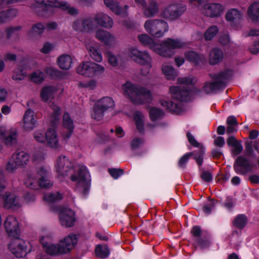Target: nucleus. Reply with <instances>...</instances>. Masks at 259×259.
<instances>
[{"mask_svg": "<svg viewBox=\"0 0 259 259\" xmlns=\"http://www.w3.org/2000/svg\"><path fill=\"white\" fill-rule=\"evenodd\" d=\"M55 169L59 178L71 175V180L76 182V190L84 195L88 193L91 179L86 166L75 165L67 157L61 155L56 160Z\"/></svg>", "mask_w": 259, "mask_h": 259, "instance_id": "f257e3e1", "label": "nucleus"}, {"mask_svg": "<svg viewBox=\"0 0 259 259\" xmlns=\"http://www.w3.org/2000/svg\"><path fill=\"white\" fill-rule=\"evenodd\" d=\"M138 39L143 45L148 47L159 55L166 58L171 57L175 53V50L183 48L186 46V43L180 39L169 38L164 39L158 44L147 34L139 35Z\"/></svg>", "mask_w": 259, "mask_h": 259, "instance_id": "f03ea898", "label": "nucleus"}, {"mask_svg": "<svg viewBox=\"0 0 259 259\" xmlns=\"http://www.w3.org/2000/svg\"><path fill=\"white\" fill-rule=\"evenodd\" d=\"M95 23L109 29L113 27V20L107 14L99 13L96 14L93 18L88 17L77 20L74 23L73 27L78 31H91L94 28Z\"/></svg>", "mask_w": 259, "mask_h": 259, "instance_id": "7ed1b4c3", "label": "nucleus"}, {"mask_svg": "<svg viewBox=\"0 0 259 259\" xmlns=\"http://www.w3.org/2000/svg\"><path fill=\"white\" fill-rule=\"evenodd\" d=\"M32 10L35 12L40 14L44 12L48 15H51L55 12L56 8L62 10H67L71 15H76L78 10L74 8L70 7L66 2H60L58 0H34V3L31 6Z\"/></svg>", "mask_w": 259, "mask_h": 259, "instance_id": "20e7f679", "label": "nucleus"}, {"mask_svg": "<svg viewBox=\"0 0 259 259\" xmlns=\"http://www.w3.org/2000/svg\"><path fill=\"white\" fill-rule=\"evenodd\" d=\"M121 91L125 96L135 103L142 104L151 100L152 94L149 90L129 81L122 85Z\"/></svg>", "mask_w": 259, "mask_h": 259, "instance_id": "39448f33", "label": "nucleus"}, {"mask_svg": "<svg viewBox=\"0 0 259 259\" xmlns=\"http://www.w3.org/2000/svg\"><path fill=\"white\" fill-rule=\"evenodd\" d=\"M128 55L133 60L142 66V74L145 75L149 72L152 66V58L147 52L141 51L133 47L129 49Z\"/></svg>", "mask_w": 259, "mask_h": 259, "instance_id": "423d86ee", "label": "nucleus"}, {"mask_svg": "<svg viewBox=\"0 0 259 259\" xmlns=\"http://www.w3.org/2000/svg\"><path fill=\"white\" fill-rule=\"evenodd\" d=\"M145 30L152 36L160 37L168 30V24L161 19H148L144 23Z\"/></svg>", "mask_w": 259, "mask_h": 259, "instance_id": "0eeeda50", "label": "nucleus"}, {"mask_svg": "<svg viewBox=\"0 0 259 259\" xmlns=\"http://www.w3.org/2000/svg\"><path fill=\"white\" fill-rule=\"evenodd\" d=\"M51 234L47 230L41 231L39 240L45 251L50 255L65 254L60 241L57 244L48 242L51 239Z\"/></svg>", "mask_w": 259, "mask_h": 259, "instance_id": "6e6552de", "label": "nucleus"}, {"mask_svg": "<svg viewBox=\"0 0 259 259\" xmlns=\"http://www.w3.org/2000/svg\"><path fill=\"white\" fill-rule=\"evenodd\" d=\"M105 70L104 66L96 63L90 61L83 62L76 68L78 74L87 76L93 77L103 74Z\"/></svg>", "mask_w": 259, "mask_h": 259, "instance_id": "1a4fd4ad", "label": "nucleus"}, {"mask_svg": "<svg viewBox=\"0 0 259 259\" xmlns=\"http://www.w3.org/2000/svg\"><path fill=\"white\" fill-rule=\"evenodd\" d=\"M31 248L28 242L21 239H15L9 245L10 250L17 257L25 256L31 251Z\"/></svg>", "mask_w": 259, "mask_h": 259, "instance_id": "9d476101", "label": "nucleus"}, {"mask_svg": "<svg viewBox=\"0 0 259 259\" xmlns=\"http://www.w3.org/2000/svg\"><path fill=\"white\" fill-rule=\"evenodd\" d=\"M186 10V6L181 4H173L166 6L161 14V17L169 20L178 19Z\"/></svg>", "mask_w": 259, "mask_h": 259, "instance_id": "9b49d317", "label": "nucleus"}, {"mask_svg": "<svg viewBox=\"0 0 259 259\" xmlns=\"http://www.w3.org/2000/svg\"><path fill=\"white\" fill-rule=\"evenodd\" d=\"M46 144L48 148L55 151H60L63 148V142L56 129L49 128L47 131Z\"/></svg>", "mask_w": 259, "mask_h": 259, "instance_id": "f8f14e48", "label": "nucleus"}, {"mask_svg": "<svg viewBox=\"0 0 259 259\" xmlns=\"http://www.w3.org/2000/svg\"><path fill=\"white\" fill-rule=\"evenodd\" d=\"M200 10L205 16L215 18L220 17L223 14L225 8L220 3H209L203 5Z\"/></svg>", "mask_w": 259, "mask_h": 259, "instance_id": "ddd939ff", "label": "nucleus"}, {"mask_svg": "<svg viewBox=\"0 0 259 259\" xmlns=\"http://www.w3.org/2000/svg\"><path fill=\"white\" fill-rule=\"evenodd\" d=\"M38 179V186L43 188H49L53 185V182L50 180V169L46 165L38 167L36 175Z\"/></svg>", "mask_w": 259, "mask_h": 259, "instance_id": "4468645a", "label": "nucleus"}, {"mask_svg": "<svg viewBox=\"0 0 259 259\" xmlns=\"http://www.w3.org/2000/svg\"><path fill=\"white\" fill-rule=\"evenodd\" d=\"M59 218L60 224L66 227H71L75 221L74 212L67 207L63 208L60 210Z\"/></svg>", "mask_w": 259, "mask_h": 259, "instance_id": "2eb2a0df", "label": "nucleus"}, {"mask_svg": "<svg viewBox=\"0 0 259 259\" xmlns=\"http://www.w3.org/2000/svg\"><path fill=\"white\" fill-rule=\"evenodd\" d=\"M17 137V131L15 127H8L5 124L0 125V138L7 144L14 143Z\"/></svg>", "mask_w": 259, "mask_h": 259, "instance_id": "dca6fc26", "label": "nucleus"}, {"mask_svg": "<svg viewBox=\"0 0 259 259\" xmlns=\"http://www.w3.org/2000/svg\"><path fill=\"white\" fill-rule=\"evenodd\" d=\"M78 235L70 233L59 240L65 254L69 253L77 245Z\"/></svg>", "mask_w": 259, "mask_h": 259, "instance_id": "f3484780", "label": "nucleus"}, {"mask_svg": "<svg viewBox=\"0 0 259 259\" xmlns=\"http://www.w3.org/2000/svg\"><path fill=\"white\" fill-rule=\"evenodd\" d=\"M3 206L6 208L17 209L21 206L19 198L13 192H7L3 197Z\"/></svg>", "mask_w": 259, "mask_h": 259, "instance_id": "a211bd4d", "label": "nucleus"}, {"mask_svg": "<svg viewBox=\"0 0 259 259\" xmlns=\"http://www.w3.org/2000/svg\"><path fill=\"white\" fill-rule=\"evenodd\" d=\"M231 73V71L227 70L225 72L220 73L217 77V81L206 82L203 87L202 91L206 94L212 92L218 87L219 83L223 82L224 80L228 79Z\"/></svg>", "mask_w": 259, "mask_h": 259, "instance_id": "6ab92c4d", "label": "nucleus"}, {"mask_svg": "<svg viewBox=\"0 0 259 259\" xmlns=\"http://www.w3.org/2000/svg\"><path fill=\"white\" fill-rule=\"evenodd\" d=\"M35 113L31 110H27L23 117L22 121V128L25 131H31L36 126V120L35 118Z\"/></svg>", "mask_w": 259, "mask_h": 259, "instance_id": "aec40b11", "label": "nucleus"}, {"mask_svg": "<svg viewBox=\"0 0 259 259\" xmlns=\"http://www.w3.org/2000/svg\"><path fill=\"white\" fill-rule=\"evenodd\" d=\"M4 226L7 232L10 236L16 237L18 235V223L14 217L9 216L5 222Z\"/></svg>", "mask_w": 259, "mask_h": 259, "instance_id": "412c9836", "label": "nucleus"}, {"mask_svg": "<svg viewBox=\"0 0 259 259\" xmlns=\"http://www.w3.org/2000/svg\"><path fill=\"white\" fill-rule=\"evenodd\" d=\"M74 130L73 121L69 115L66 113L63 115V130L62 137L64 139H69L73 134Z\"/></svg>", "mask_w": 259, "mask_h": 259, "instance_id": "4be33fe9", "label": "nucleus"}, {"mask_svg": "<svg viewBox=\"0 0 259 259\" xmlns=\"http://www.w3.org/2000/svg\"><path fill=\"white\" fill-rule=\"evenodd\" d=\"M169 93L172 98L180 101L189 99V97L191 94L188 90H182L181 88L177 86L170 87Z\"/></svg>", "mask_w": 259, "mask_h": 259, "instance_id": "5701e85b", "label": "nucleus"}, {"mask_svg": "<svg viewBox=\"0 0 259 259\" xmlns=\"http://www.w3.org/2000/svg\"><path fill=\"white\" fill-rule=\"evenodd\" d=\"M251 165L242 157H238L234 165L235 171L238 174H245L251 169Z\"/></svg>", "mask_w": 259, "mask_h": 259, "instance_id": "b1692460", "label": "nucleus"}, {"mask_svg": "<svg viewBox=\"0 0 259 259\" xmlns=\"http://www.w3.org/2000/svg\"><path fill=\"white\" fill-rule=\"evenodd\" d=\"M160 104L166 110L177 114H180L185 110L181 102L174 103L171 101L162 100L160 101Z\"/></svg>", "mask_w": 259, "mask_h": 259, "instance_id": "393cba45", "label": "nucleus"}, {"mask_svg": "<svg viewBox=\"0 0 259 259\" xmlns=\"http://www.w3.org/2000/svg\"><path fill=\"white\" fill-rule=\"evenodd\" d=\"M104 2L106 6L109 8L115 14L122 17L127 16V10L128 8V6H125L124 8L122 9L119 6L117 3L114 2L113 0H104Z\"/></svg>", "mask_w": 259, "mask_h": 259, "instance_id": "a878e982", "label": "nucleus"}, {"mask_svg": "<svg viewBox=\"0 0 259 259\" xmlns=\"http://www.w3.org/2000/svg\"><path fill=\"white\" fill-rule=\"evenodd\" d=\"M193 154V153H188L185 154L184 156H183L179 160V166L181 168H184L187 162H188L189 158L191 156V155ZM204 154V151L203 149L200 150L197 154L194 152V158L195 159L196 162L199 165H201L202 163L203 159V155Z\"/></svg>", "mask_w": 259, "mask_h": 259, "instance_id": "bb28decb", "label": "nucleus"}, {"mask_svg": "<svg viewBox=\"0 0 259 259\" xmlns=\"http://www.w3.org/2000/svg\"><path fill=\"white\" fill-rule=\"evenodd\" d=\"M96 37L106 45H111L115 41V37L109 32L99 29L96 32Z\"/></svg>", "mask_w": 259, "mask_h": 259, "instance_id": "cd10ccee", "label": "nucleus"}, {"mask_svg": "<svg viewBox=\"0 0 259 259\" xmlns=\"http://www.w3.org/2000/svg\"><path fill=\"white\" fill-rule=\"evenodd\" d=\"M57 88L55 85H47L42 88L40 93V97L44 102H48L55 97V94Z\"/></svg>", "mask_w": 259, "mask_h": 259, "instance_id": "c85d7f7f", "label": "nucleus"}, {"mask_svg": "<svg viewBox=\"0 0 259 259\" xmlns=\"http://www.w3.org/2000/svg\"><path fill=\"white\" fill-rule=\"evenodd\" d=\"M86 48L93 60L98 63L102 62L103 57L101 53L94 43L89 42L87 44Z\"/></svg>", "mask_w": 259, "mask_h": 259, "instance_id": "c756f323", "label": "nucleus"}, {"mask_svg": "<svg viewBox=\"0 0 259 259\" xmlns=\"http://www.w3.org/2000/svg\"><path fill=\"white\" fill-rule=\"evenodd\" d=\"M159 11L158 3L154 0H150L148 6H146L143 10V13L147 17H151L156 15Z\"/></svg>", "mask_w": 259, "mask_h": 259, "instance_id": "7c9ffc66", "label": "nucleus"}, {"mask_svg": "<svg viewBox=\"0 0 259 259\" xmlns=\"http://www.w3.org/2000/svg\"><path fill=\"white\" fill-rule=\"evenodd\" d=\"M247 14L252 21H257L259 19L258 2H254L250 4L247 8Z\"/></svg>", "mask_w": 259, "mask_h": 259, "instance_id": "2f4dec72", "label": "nucleus"}, {"mask_svg": "<svg viewBox=\"0 0 259 259\" xmlns=\"http://www.w3.org/2000/svg\"><path fill=\"white\" fill-rule=\"evenodd\" d=\"M11 156L19 167H24L26 165L29 159L28 154L24 151L15 153Z\"/></svg>", "mask_w": 259, "mask_h": 259, "instance_id": "473e14b6", "label": "nucleus"}, {"mask_svg": "<svg viewBox=\"0 0 259 259\" xmlns=\"http://www.w3.org/2000/svg\"><path fill=\"white\" fill-rule=\"evenodd\" d=\"M133 119L138 132L143 133L145 121V118L143 114L139 111H135L133 114Z\"/></svg>", "mask_w": 259, "mask_h": 259, "instance_id": "72a5a7b5", "label": "nucleus"}, {"mask_svg": "<svg viewBox=\"0 0 259 259\" xmlns=\"http://www.w3.org/2000/svg\"><path fill=\"white\" fill-rule=\"evenodd\" d=\"M57 64L59 67L63 70L70 68L72 62L71 57L67 54H64L58 57Z\"/></svg>", "mask_w": 259, "mask_h": 259, "instance_id": "f704fd0d", "label": "nucleus"}, {"mask_svg": "<svg viewBox=\"0 0 259 259\" xmlns=\"http://www.w3.org/2000/svg\"><path fill=\"white\" fill-rule=\"evenodd\" d=\"M223 59V52L218 49L211 50L209 54V62L210 64L215 65L220 62Z\"/></svg>", "mask_w": 259, "mask_h": 259, "instance_id": "c9c22d12", "label": "nucleus"}, {"mask_svg": "<svg viewBox=\"0 0 259 259\" xmlns=\"http://www.w3.org/2000/svg\"><path fill=\"white\" fill-rule=\"evenodd\" d=\"M45 29V25L41 23H38L32 25L31 29L28 31L27 35L31 39L41 35Z\"/></svg>", "mask_w": 259, "mask_h": 259, "instance_id": "e433bc0d", "label": "nucleus"}, {"mask_svg": "<svg viewBox=\"0 0 259 259\" xmlns=\"http://www.w3.org/2000/svg\"><path fill=\"white\" fill-rule=\"evenodd\" d=\"M96 105L105 111L108 109L113 107L114 102L110 97H105L99 100L96 103Z\"/></svg>", "mask_w": 259, "mask_h": 259, "instance_id": "4c0bfd02", "label": "nucleus"}, {"mask_svg": "<svg viewBox=\"0 0 259 259\" xmlns=\"http://www.w3.org/2000/svg\"><path fill=\"white\" fill-rule=\"evenodd\" d=\"M162 71L168 80H174L178 75L177 72L174 67L166 63L162 65Z\"/></svg>", "mask_w": 259, "mask_h": 259, "instance_id": "58836bf2", "label": "nucleus"}, {"mask_svg": "<svg viewBox=\"0 0 259 259\" xmlns=\"http://www.w3.org/2000/svg\"><path fill=\"white\" fill-rule=\"evenodd\" d=\"M29 79L35 83H41L45 79L44 73L40 70L37 69L32 71L28 75Z\"/></svg>", "mask_w": 259, "mask_h": 259, "instance_id": "ea45409f", "label": "nucleus"}, {"mask_svg": "<svg viewBox=\"0 0 259 259\" xmlns=\"http://www.w3.org/2000/svg\"><path fill=\"white\" fill-rule=\"evenodd\" d=\"M242 16V14L238 10L232 9L227 12L225 18L227 21L235 22L240 20Z\"/></svg>", "mask_w": 259, "mask_h": 259, "instance_id": "a19ab883", "label": "nucleus"}, {"mask_svg": "<svg viewBox=\"0 0 259 259\" xmlns=\"http://www.w3.org/2000/svg\"><path fill=\"white\" fill-rule=\"evenodd\" d=\"M185 57L190 62L195 64H197L204 59V57L202 55L198 54L193 51L186 53Z\"/></svg>", "mask_w": 259, "mask_h": 259, "instance_id": "79ce46f5", "label": "nucleus"}, {"mask_svg": "<svg viewBox=\"0 0 259 259\" xmlns=\"http://www.w3.org/2000/svg\"><path fill=\"white\" fill-rule=\"evenodd\" d=\"M27 76V73L24 71L22 67H19L15 69L13 73L12 78L16 81L23 80Z\"/></svg>", "mask_w": 259, "mask_h": 259, "instance_id": "37998d69", "label": "nucleus"}, {"mask_svg": "<svg viewBox=\"0 0 259 259\" xmlns=\"http://www.w3.org/2000/svg\"><path fill=\"white\" fill-rule=\"evenodd\" d=\"M95 252L96 255L101 258H106L109 255V250L106 245H98Z\"/></svg>", "mask_w": 259, "mask_h": 259, "instance_id": "c03bdc74", "label": "nucleus"}, {"mask_svg": "<svg viewBox=\"0 0 259 259\" xmlns=\"http://www.w3.org/2000/svg\"><path fill=\"white\" fill-rule=\"evenodd\" d=\"M23 0H0V24L5 22V13L2 10L13 2H20Z\"/></svg>", "mask_w": 259, "mask_h": 259, "instance_id": "a18cd8bd", "label": "nucleus"}, {"mask_svg": "<svg viewBox=\"0 0 259 259\" xmlns=\"http://www.w3.org/2000/svg\"><path fill=\"white\" fill-rule=\"evenodd\" d=\"M24 183L27 187L34 189H37L38 185V179L35 176L31 175L27 176Z\"/></svg>", "mask_w": 259, "mask_h": 259, "instance_id": "49530a36", "label": "nucleus"}, {"mask_svg": "<svg viewBox=\"0 0 259 259\" xmlns=\"http://www.w3.org/2000/svg\"><path fill=\"white\" fill-rule=\"evenodd\" d=\"M19 167L14 159L11 156L5 165V169L9 173L14 172Z\"/></svg>", "mask_w": 259, "mask_h": 259, "instance_id": "de8ad7c7", "label": "nucleus"}, {"mask_svg": "<svg viewBox=\"0 0 259 259\" xmlns=\"http://www.w3.org/2000/svg\"><path fill=\"white\" fill-rule=\"evenodd\" d=\"M219 29L216 26L209 27L205 31L204 34L206 40H211L218 33Z\"/></svg>", "mask_w": 259, "mask_h": 259, "instance_id": "09e8293b", "label": "nucleus"}, {"mask_svg": "<svg viewBox=\"0 0 259 259\" xmlns=\"http://www.w3.org/2000/svg\"><path fill=\"white\" fill-rule=\"evenodd\" d=\"M47 131L45 132L42 130H36L33 133V138L35 141L39 143L44 144L47 140Z\"/></svg>", "mask_w": 259, "mask_h": 259, "instance_id": "8fccbe9b", "label": "nucleus"}, {"mask_svg": "<svg viewBox=\"0 0 259 259\" xmlns=\"http://www.w3.org/2000/svg\"><path fill=\"white\" fill-rule=\"evenodd\" d=\"M105 56L108 59V63L113 67H116L118 65L119 57L115 56L113 53L107 51Z\"/></svg>", "mask_w": 259, "mask_h": 259, "instance_id": "3c124183", "label": "nucleus"}, {"mask_svg": "<svg viewBox=\"0 0 259 259\" xmlns=\"http://www.w3.org/2000/svg\"><path fill=\"white\" fill-rule=\"evenodd\" d=\"M63 196L59 192H56L55 193H49L46 194L44 197V199L49 202H54L58 200L62 199Z\"/></svg>", "mask_w": 259, "mask_h": 259, "instance_id": "603ef678", "label": "nucleus"}, {"mask_svg": "<svg viewBox=\"0 0 259 259\" xmlns=\"http://www.w3.org/2000/svg\"><path fill=\"white\" fill-rule=\"evenodd\" d=\"M247 218L243 214L238 215L234 221V225L237 228H243L247 223Z\"/></svg>", "mask_w": 259, "mask_h": 259, "instance_id": "864d4df0", "label": "nucleus"}, {"mask_svg": "<svg viewBox=\"0 0 259 259\" xmlns=\"http://www.w3.org/2000/svg\"><path fill=\"white\" fill-rule=\"evenodd\" d=\"M163 112L158 108H151L149 111V115L152 121L160 118L163 115Z\"/></svg>", "mask_w": 259, "mask_h": 259, "instance_id": "5fc2aeb1", "label": "nucleus"}, {"mask_svg": "<svg viewBox=\"0 0 259 259\" xmlns=\"http://www.w3.org/2000/svg\"><path fill=\"white\" fill-rule=\"evenodd\" d=\"M104 112V110L97 107V106L95 105L92 112V117L95 119L99 120L102 118Z\"/></svg>", "mask_w": 259, "mask_h": 259, "instance_id": "6e6d98bb", "label": "nucleus"}, {"mask_svg": "<svg viewBox=\"0 0 259 259\" xmlns=\"http://www.w3.org/2000/svg\"><path fill=\"white\" fill-rule=\"evenodd\" d=\"M196 79L192 76L179 77L178 79V82L180 84H185L186 85L194 84L196 82Z\"/></svg>", "mask_w": 259, "mask_h": 259, "instance_id": "4d7b16f0", "label": "nucleus"}, {"mask_svg": "<svg viewBox=\"0 0 259 259\" xmlns=\"http://www.w3.org/2000/svg\"><path fill=\"white\" fill-rule=\"evenodd\" d=\"M50 108L52 110V113L51 114V117L52 118V120H57L61 113L60 108L57 105L53 103L50 106Z\"/></svg>", "mask_w": 259, "mask_h": 259, "instance_id": "13d9d810", "label": "nucleus"}, {"mask_svg": "<svg viewBox=\"0 0 259 259\" xmlns=\"http://www.w3.org/2000/svg\"><path fill=\"white\" fill-rule=\"evenodd\" d=\"M97 81L94 79H91L88 81H81L79 83V86L81 88H86L93 90L97 87Z\"/></svg>", "mask_w": 259, "mask_h": 259, "instance_id": "bf43d9fd", "label": "nucleus"}, {"mask_svg": "<svg viewBox=\"0 0 259 259\" xmlns=\"http://www.w3.org/2000/svg\"><path fill=\"white\" fill-rule=\"evenodd\" d=\"M46 155V152L45 150H36L33 154V159L34 161H40L45 158Z\"/></svg>", "mask_w": 259, "mask_h": 259, "instance_id": "052dcab7", "label": "nucleus"}, {"mask_svg": "<svg viewBox=\"0 0 259 259\" xmlns=\"http://www.w3.org/2000/svg\"><path fill=\"white\" fill-rule=\"evenodd\" d=\"M5 14V21L7 19H12L15 18L18 15V10L16 9H10L7 11H4Z\"/></svg>", "mask_w": 259, "mask_h": 259, "instance_id": "680f3d73", "label": "nucleus"}, {"mask_svg": "<svg viewBox=\"0 0 259 259\" xmlns=\"http://www.w3.org/2000/svg\"><path fill=\"white\" fill-rule=\"evenodd\" d=\"M54 46L52 44L46 42L44 44L40 52L43 54H47L51 52L54 49Z\"/></svg>", "mask_w": 259, "mask_h": 259, "instance_id": "e2e57ef3", "label": "nucleus"}, {"mask_svg": "<svg viewBox=\"0 0 259 259\" xmlns=\"http://www.w3.org/2000/svg\"><path fill=\"white\" fill-rule=\"evenodd\" d=\"M144 143V141L142 139L135 138L132 140L131 142V146L132 149H136L142 145Z\"/></svg>", "mask_w": 259, "mask_h": 259, "instance_id": "0e129e2a", "label": "nucleus"}, {"mask_svg": "<svg viewBox=\"0 0 259 259\" xmlns=\"http://www.w3.org/2000/svg\"><path fill=\"white\" fill-rule=\"evenodd\" d=\"M108 171L111 176L115 179H117L122 174V170L119 169L111 168L109 169Z\"/></svg>", "mask_w": 259, "mask_h": 259, "instance_id": "69168bd1", "label": "nucleus"}, {"mask_svg": "<svg viewBox=\"0 0 259 259\" xmlns=\"http://www.w3.org/2000/svg\"><path fill=\"white\" fill-rule=\"evenodd\" d=\"M232 152L234 155H237L241 153L243 149V147L240 142L237 144L234 145L232 147Z\"/></svg>", "mask_w": 259, "mask_h": 259, "instance_id": "338daca9", "label": "nucleus"}, {"mask_svg": "<svg viewBox=\"0 0 259 259\" xmlns=\"http://www.w3.org/2000/svg\"><path fill=\"white\" fill-rule=\"evenodd\" d=\"M45 71L47 74L52 76L56 75L58 72V70L52 66L46 67Z\"/></svg>", "mask_w": 259, "mask_h": 259, "instance_id": "774afa93", "label": "nucleus"}]
</instances>
